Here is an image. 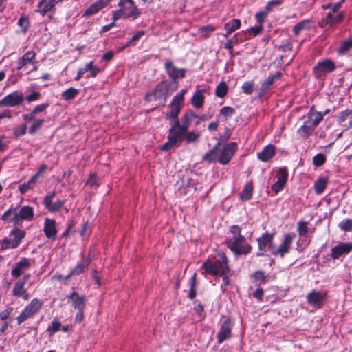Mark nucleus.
<instances>
[{"instance_id":"nucleus-1","label":"nucleus","mask_w":352,"mask_h":352,"mask_svg":"<svg viewBox=\"0 0 352 352\" xmlns=\"http://www.w3.org/2000/svg\"><path fill=\"white\" fill-rule=\"evenodd\" d=\"M232 237L228 238L226 245L235 254H248L250 252L252 247L246 242L244 236L241 235V228L237 226H232L230 228Z\"/></svg>"},{"instance_id":"nucleus-2","label":"nucleus","mask_w":352,"mask_h":352,"mask_svg":"<svg viewBox=\"0 0 352 352\" xmlns=\"http://www.w3.org/2000/svg\"><path fill=\"white\" fill-rule=\"evenodd\" d=\"M217 256L218 258L214 261L210 259L204 261L202 265L204 273L212 276H223L229 272L228 258L225 252L220 251Z\"/></svg>"},{"instance_id":"nucleus-3","label":"nucleus","mask_w":352,"mask_h":352,"mask_svg":"<svg viewBox=\"0 0 352 352\" xmlns=\"http://www.w3.org/2000/svg\"><path fill=\"white\" fill-rule=\"evenodd\" d=\"M119 9L112 13V19L117 21L120 19H138L142 14L133 0H120L118 3Z\"/></svg>"},{"instance_id":"nucleus-4","label":"nucleus","mask_w":352,"mask_h":352,"mask_svg":"<svg viewBox=\"0 0 352 352\" xmlns=\"http://www.w3.org/2000/svg\"><path fill=\"white\" fill-rule=\"evenodd\" d=\"M186 131L180 127V122L173 123L168 131V141L161 147V151H168L179 147L185 138Z\"/></svg>"},{"instance_id":"nucleus-5","label":"nucleus","mask_w":352,"mask_h":352,"mask_svg":"<svg viewBox=\"0 0 352 352\" xmlns=\"http://www.w3.org/2000/svg\"><path fill=\"white\" fill-rule=\"evenodd\" d=\"M168 85L167 81L163 80L158 83L155 89L145 96V100L148 102L162 100L165 102L168 96Z\"/></svg>"},{"instance_id":"nucleus-6","label":"nucleus","mask_w":352,"mask_h":352,"mask_svg":"<svg viewBox=\"0 0 352 352\" xmlns=\"http://www.w3.org/2000/svg\"><path fill=\"white\" fill-rule=\"evenodd\" d=\"M43 305V302L38 298H33L30 302L24 308L22 312L17 316L18 324H21L29 318L36 314Z\"/></svg>"},{"instance_id":"nucleus-7","label":"nucleus","mask_w":352,"mask_h":352,"mask_svg":"<svg viewBox=\"0 0 352 352\" xmlns=\"http://www.w3.org/2000/svg\"><path fill=\"white\" fill-rule=\"evenodd\" d=\"M305 118L303 124L297 131L298 134L303 138H307L314 133L316 126L323 120V114L317 113L314 119Z\"/></svg>"},{"instance_id":"nucleus-8","label":"nucleus","mask_w":352,"mask_h":352,"mask_svg":"<svg viewBox=\"0 0 352 352\" xmlns=\"http://www.w3.org/2000/svg\"><path fill=\"white\" fill-rule=\"evenodd\" d=\"M336 69V66L333 60L324 59L322 61H319L313 67V74L316 78L319 79L333 72Z\"/></svg>"},{"instance_id":"nucleus-9","label":"nucleus","mask_w":352,"mask_h":352,"mask_svg":"<svg viewBox=\"0 0 352 352\" xmlns=\"http://www.w3.org/2000/svg\"><path fill=\"white\" fill-rule=\"evenodd\" d=\"M295 234L292 233L285 234L283 240L278 248H276L274 247L271 248V254L274 256H279L283 258L289 252Z\"/></svg>"},{"instance_id":"nucleus-10","label":"nucleus","mask_w":352,"mask_h":352,"mask_svg":"<svg viewBox=\"0 0 352 352\" xmlns=\"http://www.w3.org/2000/svg\"><path fill=\"white\" fill-rule=\"evenodd\" d=\"M24 99L23 93L21 90L14 91L0 100V107L20 105L23 102Z\"/></svg>"},{"instance_id":"nucleus-11","label":"nucleus","mask_w":352,"mask_h":352,"mask_svg":"<svg viewBox=\"0 0 352 352\" xmlns=\"http://www.w3.org/2000/svg\"><path fill=\"white\" fill-rule=\"evenodd\" d=\"M164 68L169 78L177 86V78H183L186 75V69L184 68H177L173 64V62L167 59L164 63Z\"/></svg>"},{"instance_id":"nucleus-12","label":"nucleus","mask_w":352,"mask_h":352,"mask_svg":"<svg viewBox=\"0 0 352 352\" xmlns=\"http://www.w3.org/2000/svg\"><path fill=\"white\" fill-rule=\"evenodd\" d=\"M237 150V144L230 142L226 144L221 150L218 157V162L223 164H228Z\"/></svg>"},{"instance_id":"nucleus-13","label":"nucleus","mask_w":352,"mask_h":352,"mask_svg":"<svg viewBox=\"0 0 352 352\" xmlns=\"http://www.w3.org/2000/svg\"><path fill=\"white\" fill-rule=\"evenodd\" d=\"M34 218V210L30 206H24L21 208L19 212L15 213L12 219L14 226H18L22 221H32Z\"/></svg>"},{"instance_id":"nucleus-14","label":"nucleus","mask_w":352,"mask_h":352,"mask_svg":"<svg viewBox=\"0 0 352 352\" xmlns=\"http://www.w3.org/2000/svg\"><path fill=\"white\" fill-rule=\"evenodd\" d=\"M281 72H278L275 74H270L265 80L261 83L258 97L261 98L270 89L272 88L275 81L282 77Z\"/></svg>"},{"instance_id":"nucleus-15","label":"nucleus","mask_w":352,"mask_h":352,"mask_svg":"<svg viewBox=\"0 0 352 352\" xmlns=\"http://www.w3.org/2000/svg\"><path fill=\"white\" fill-rule=\"evenodd\" d=\"M56 194L55 191L48 193L43 201V204L45 208H47L50 212H56L58 211L65 204V200H58L52 204V199L56 196Z\"/></svg>"},{"instance_id":"nucleus-16","label":"nucleus","mask_w":352,"mask_h":352,"mask_svg":"<svg viewBox=\"0 0 352 352\" xmlns=\"http://www.w3.org/2000/svg\"><path fill=\"white\" fill-rule=\"evenodd\" d=\"M232 326L230 318H227L223 321L217 334V342L219 344H221L232 336Z\"/></svg>"},{"instance_id":"nucleus-17","label":"nucleus","mask_w":352,"mask_h":352,"mask_svg":"<svg viewBox=\"0 0 352 352\" xmlns=\"http://www.w3.org/2000/svg\"><path fill=\"white\" fill-rule=\"evenodd\" d=\"M274 233L265 232L257 239L258 248L260 251L265 252L267 248L271 252L273 246Z\"/></svg>"},{"instance_id":"nucleus-18","label":"nucleus","mask_w":352,"mask_h":352,"mask_svg":"<svg viewBox=\"0 0 352 352\" xmlns=\"http://www.w3.org/2000/svg\"><path fill=\"white\" fill-rule=\"evenodd\" d=\"M352 250V243H341L331 248V256L336 260L341 256L349 254Z\"/></svg>"},{"instance_id":"nucleus-19","label":"nucleus","mask_w":352,"mask_h":352,"mask_svg":"<svg viewBox=\"0 0 352 352\" xmlns=\"http://www.w3.org/2000/svg\"><path fill=\"white\" fill-rule=\"evenodd\" d=\"M276 177L278 180L272 185V190L273 192L278 193L283 189L287 181L288 174L287 169L285 168H280L277 173Z\"/></svg>"},{"instance_id":"nucleus-20","label":"nucleus","mask_w":352,"mask_h":352,"mask_svg":"<svg viewBox=\"0 0 352 352\" xmlns=\"http://www.w3.org/2000/svg\"><path fill=\"white\" fill-rule=\"evenodd\" d=\"M68 302L71 303L72 307L75 309H85V296H80L77 292L73 291L71 294L67 296Z\"/></svg>"},{"instance_id":"nucleus-21","label":"nucleus","mask_w":352,"mask_h":352,"mask_svg":"<svg viewBox=\"0 0 352 352\" xmlns=\"http://www.w3.org/2000/svg\"><path fill=\"white\" fill-rule=\"evenodd\" d=\"M338 123L343 128L344 131L352 128V110L346 109L341 111L338 119Z\"/></svg>"},{"instance_id":"nucleus-22","label":"nucleus","mask_w":352,"mask_h":352,"mask_svg":"<svg viewBox=\"0 0 352 352\" xmlns=\"http://www.w3.org/2000/svg\"><path fill=\"white\" fill-rule=\"evenodd\" d=\"M31 266V263L29 258H22L16 263L15 267L11 270V275L13 278H19L24 271L29 269Z\"/></svg>"},{"instance_id":"nucleus-23","label":"nucleus","mask_w":352,"mask_h":352,"mask_svg":"<svg viewBox=\"0 0 352 352\" xmlns=\"http://www.w3.org/2000/svg\"><path fill=\"white\" fill-rule=\"evenodd\" d=\"M325 296L324 294L314 289L307 295L306 298L308 303L320 308L323 305Z\"/></svg>"},{"instance_id":"nucleus-24","label":"nucleus","mask_w":352,"mask_h":352,"mask_svg":"<svg viewBox=\"0 0 352 352\" xmlns=\"http://www.w3.org/2000/svg\"><path fill=\"white\" fill-rule=\"evenodd\" d=\"M36 54L33 50L28 51L21 57L18 58L16 69L20 70L28 64L34 65L36 63Z\"/></svg>"},{"instance_id":"nucleus-25","label":"nucleus","mask_w":352,"mask_h":352,"mask_svg":"<svg viewBox=\"0 0 352 352\" xmlns=\"http://www.w3.org/2000/svg\"><path fill=\"white\" fill-rule=\"evenodd\" d=\"M344 17V14L343 12H339L338 13L328 12L322 23L325 26H333L340 23L343 20Z\"/></svg>"},{"instance_id":"nucleus-26","label":"nucleus","mask_w":352,"mask_h":352,"mask_svg":"<svg viewBox=\"0 0 352 352\" xmlns=\"http://www.w3.org/2000/svg\"><path fill=\"white\" fill-rule=\"evenodd\" d=\"M43 232L47 238L56 239L57 234L56 221L54 219L46 218L45 219Z\"/></svg>"},{"instance_id":"nucleus-27","label":"nucleus","mask_w":352,"mask_h":352,"mask_svg":"<svg viewBox=\"0 0 352 352\" xmlns=\"http://www.w3.org/2000/svg\"><path fill=\"white\" fill-rule=\"evenodd\" d=\"M12 292L14 296L22 298L24 300L30 298V294L25 289V284L18 280L14 283Z\"/></svg>"},{"instance_id":"nucleus-28","label":"nucleus","mask_w":352,"mask_h":352,"mask_svg":"<svg viewBox=\"0 0 352 352\" xmlns=\"http://www.w3.org/2000/svg\"><path fill=\"white\" fill-rule=\"evenodd\" d=\"M223 140V136H221L217 143L214 147L208 151L204 156L203 160L208 162L210 163L214 162L217 160L218 154L217 152L219 150V147L221 144V142Z\"/></svg>"},{"instance_id":"nucleus-29","label":"nucleus","mask_w":352,"mask_h":352,"mask_svg":"<svg viewBox=\"0 0 352 352\" xmlns=\"http://www.w3.org/2000/svg\"><path fill=\"white\" fill-rule=\"evenodd\" d=\"M275 155V146L267 145L261 152L257 153V157L262 162H267Z\"/></svg>"},{"instance_id":"nucleus-30","label":"nucleus","mask_w":352,"mask_h":352,"mask_svg":"<svg viewBox=\"0 0 352 352\" xmlns=\"http://www.w3.org/2000/svg\"><path fill=\"white\" fill-rule=\"evenodd\" d=\"M204 92H206V90L199 89L193 94L191 98V103L194 107L198 109L204 105L205 101Z\"/></svg>"},{"instance_id":"nucleus-31","label":"nucleus","mask_w":352,"mask_h":352,"mask_svg":"<svg viewBox=\"0 0 352 352\" xmlns=\"http://www.w3.org/2000/svg\"><path fill=\"white\" fill-rule=\"evenodd\" d=\"M241 27V21L238 19H233L224 25V29L226 30V33L224 34L225 37H228L229 35L239 29Z\"/></svg>"},{"instance_id":"nucleus-32","label":"nucleus","mask_w":352,"mask_h":352,"mask_svg":"<svg viewBox=\"0 0 352 352\" xmlns=\"http://www.w3.org/2000/svg\"><path fill=\"white\" fill-rule=\"evenodd\" d=\"M91 261V258L89 256L84 258L83 261L78 263L72 270L71 274L79 275L84 272L85 270L87 269Z\"/></svg>"},{"instance_id":"nucleus-33","label":"nucleus","mask_w":352,"mask_h":352,"mask_svg":"<svg viewBox=\"0 0 352 352\" xmlns=\"http://www.w3.org/2000/svg\"><path fill=\"white\" fill-rule=\"evenodd\" d=\"M52 1V0H41L38 3L36 12H39L41 15L45 16L54 7Z\"/></svg>"},{"instance_id":"nucleus-34","label":"nucleus","mask_w":352,"mask_h":352,"mask_svg":"<svg viewBox=\"0 0 352 352\" xmlns=\"http://www.w3.org/2000/svg\"><path fill=\"white\" fill-rule=\"evenodd\" d=\"M10 236H13L14 237L12 239V245H14L15 248H17L21 240L25 237V232L16 228L11 231Z\"/></svg>"},{"instance_id":"nucleus-35","label":"nucleus","mask_w":352,"mask_h":352,"mask_svg":"<svg viewBox=\"0 0 352 352\" xmlns=\"http://www.w3.org/2000/svg\"><path fill=\"white\" fill-rule=\"evenodd\" d=\"M328 184V179L325 177H320L314 183V190L315 192L317 195L322 194L325 188H327Z\"/></svg>"},{"instance_id":"nucleus-36","label":"nucleus","mask_w":352,"mask_h":352,"mask_svg":"<svg viewBox=\"0 0 352 352\" xmlns=\"http://www.w3.org/2000/svg\"><path fill=\"white\" fill-rule=\"evenodd\" d=\"M36 182L37 179H36V177L32 176L28 182H24L19 186V191L21 195L25 194L29 190L33 188V186Z\"/></svg>"},{"instance_id":"nucleus-37","label":"nucleus","mask_w":352,"mask_h":352,"mask_svg":"<svg viewBox=\"0 0 352 352\" xmlns=\"http://www.w3.org/2000/svg\"><path fill=\"white\" fill-rule=\"evenodd\" d=\"M351 49H352V38L343 41L338 49L337 52L340 55H343Z\"/></svg>"},{"instance_id":"nucleus-38","label":"nucleus","mask_w":352,"mask_h":352,"mask_svg":"<svg viewBox=\"0 0 352 352\" xmlns=\"http://www.w3.org/2000/svg\"><path fill=\"white\" fill-rule=\"evenodd\" d=\"M79 93L78 89L70 87L61 94V97L65 100H73Z\"/></svg>"},{"instance_id":"nucleus-39","label":"nucleus","mask_w":352,"mask_h":352,"mask_svg":"<svg viewBox=\"0 0 352 352\" xmlns=\"http://www.w3.org/2000/svg\"><path fill=\"white\" fill-rule=\"evenodd\" d=\"M253 186L252 183H247L241 193L242 200H250L252 197Z\"/></svg>"},{"instance_id":"nucleus-40","label":"nucleus","mask_w":352,"mask_h":352,"mask_svg":"<svg viewBox=\"0 0 352 352\" xmlns=\"http://www.w3.org/2000/svg\"><path fill=\"white\" fill-rule=\"evenodd\" d=\"M170 111L166 115L165 118L166 120L171 119L173 123H176L177 121L179 122L178 116L181 109L174 106H170Z\"/></svg>"},{"instance_id":"nucleus-41","label":"nucleus","mask_w":352,"mask_h":352,"mask_svg":"<svg viewBox=\"0 0 352 352\" xmlns=\"http://www.w3.org/2000/svg\"><path fill=\"white\" fill-rule=\"evenodd\" d=\"M197 275L194 274L190 280V289L188 293V298L191 300L194 299L197 295V282H196Z\"/></svg>"},{"instance_id":"nucleus-42","label":"nucleus","mask_w":352,"mask_h":352,"mask_svg":"<svg viewBox=\"0 0 352 352\" xmlns=\"http://www.w3.org/2000/svg\"><path fill=\"white\" fill-rule=\"evenodd\" d=\"M228 87L224 81H221L216 87L215 94L219 98H223L228 93Z\"/></svg>"},{"instance_id":"nucleus-43","label":"nucleus","mask_w":352,"mask_h":352,"mask_svg":"<svg viewBox=\"0 0 352 352\" xmlns=\"http://www.w3.org/2000/svg\"><path fill=\"white\" fill-rule=\"evenodd\" d=\"M17 25L21 28V32L25 33L30 26L28 16H21L18 20Z\"/></svg>"},{"instance_id":"nucleus-44","label":"nucleus","mask_w":352,"mask_h":352,"mask_svg":"<svg viewBox=\"0 0 352 352\" xmlns=\"http://www.w3.org/2000/svg\"><path fill=\"white\" fill-rule=\"evenodd\" d=\"M308 222L305 221H300L297 224V231L300 236L306 237L309 232V228L307 227Z\"/></svg>"},{"instance_id":"nucleus-45","label":"nucleus","mask_w":352,"mask_h":352,"mask_svg":"<svg viewBox=\"0 0 352 352\" xmlns=\"http://www.w3.org/2000/svg\"><path fill=\"white\" fill-rule=\"evenodd\" d=\"M100 10V8L98 7L96 2L91 3L83 12L82 16H89L93 14L98 13Z\"/></svg>"},{"instance_id":"nucleus-46","label":"nucleus","mask_w":352,"mask_h":352,"mask_svg":"<svg viewBox=\"0 0 352 352\" xmlns=\"http://www.w3.org/2000/svg\"><path fill=\"white\" fill-rule=\"evenodd\" d=\"M44 122V119H34L33 124L29 129V133L30 135L35 134L41 128Z\"/></svg>"},{"instance_id":"nucleus-47","label":"nucleus","mask_w":352,"mask_h":352,"mask_svg":"<svg viewBox=\"0 0 352 352\" xmlns=\"http://www.w3.org/2000/svg\"><path fill=\"white\" fill-rule=\"evenodd\" d=\"M338 227L340 229L344 232H351L352 231V219H346L342 220L340 222Z\"/></svg>"},{"instance_id":"nucleus-48","label":"nucleus","mask_w":352,"mask_h":352,"mask_svg":"<svg viewBox=\"0 0 352 352\" xmlns=\"http://www.w3.org/2000/svg\"><path fill=\"white\" fill-rule=\"evenodd\" d=\"M215 30V28L212 25L202 26L199 28V33L202 37H208L210 34Z\"/></svg>"},{"instance_id":"nucleus-49","label":"nucleus","mask_w":352,"mask_h":352,"mask_svg":"<svg viewBox=\"0 0 352 352\" xmlns=\"http://www.w3.org/2000/svg\"><path fill=\"white\" fill-rule=\"evenodd\" d=\"M61 327V324L60 321L57 319H54L52 322L51 324L48 326L47 331L49 332L50 335H53L56 331L60 330Z\"/></svg>"},{"instance_id":"nucleus-50","label":"nucleus","mask_w":352,"mask_h":352,"mask_svg":"<svg viewBox=\"0 0 352 352\" xmlns=\"http://www.w3.org/2000/svg\"><path fill=\"white\" fill-rule=\"evenodd\" d=\"M326 156L322 153H318L313 157V164L315 166L319 167L326 162Z\"/></svg>"},{"instance_id":"nucleus-51","label":"nucleus","mask_w":352,"mask_h":352,"mask_svg":"<svg viewBox=\"0 0 352 352\" xmlns=\"http://www.w3.org/2000/svg\"><path fill=\"white\" fill-rule=\"evenodd\" d=\"M241 41H240L237 34H235L234 36L227 41L224 45V47L227 50H232L234 45H237Z\"/></svg>"},{"instance_id":"nucleus-52","label":"nucleus","mask_w":352,"mask_h":352,"mask_svg":"<svg viewBox=\"0 0 352 352\" xmlns=\"http://www.w3.org/2000/svg\"><path fill=\"white\" fill-rule=\"evenodd\" d=\"M254 82L253 81H246L243 82L241 89L245 94L250 95L254 91Z\"/></svg>"},{"instance_id":"nucleus-53","label":"nucleus","mask_w":352,"mask_h":352,"mask_svg":"<svg viewBox=\"0 0 352 352\" xmlns=\"http://www.w3.org/2000/svg\"><path fill=\"white\" fill-rule=\"evenodd\" d=\"M200 134L199 132L190 131L186 133L184 139L186 140L188 143L197 142L199 138Z\"/></svg>"},{"instance_id":"nucleus-54","label":"nucleus","mask_w":352,"mask_h":352,"mask_svg":"<svg viewBox=\"0 0 352 352\" xmlns=\"http://www.w3.org/2000/svg\"><path fill=\"white\" fill-rule=\"evenodd\" d=\"M184 101V97L181 96L178 94H176L172 99V101L170 102V106L177 107H179L180 109H182Z\"/></svg>"},{"instance_id":"nucleus-55","label":"nucleus","mask_w":352,"mask_h":352,"mask_svg":"<svg viewBox=\"0 0 352 352\" xmlns=\"http://www.w3.org/2000/svg\"><path fill=\"white\" fill-rule=\"evenodd\" d=\"M308 24V21H302L298 23L294 28L293 32L296 36H298L299 33L304 29L307 28V25Z\"/></svg>"},{"instance_id":"nucleus-56","label":"nucleus","mask_w":352,"mask_h":352,"mask_svg":"<svg viewBox=\"0 0 352 352\" xmlns=\"http://www.w3.org/2000/svg\"><path fill=\"white\" fill-rule=\"evenodd\" d=\"M190 122V116H187V114L186 113L182 118V123H180V127L187 132Z\"/></svg>"},{"instance_id":"nucleus-57","label":"nucleus","mask_w":352,"mask_h":352,"mask_svg":"<svg viewBox=\"0 0 352 352\" xmlns=\"http://www.w3.org/2000/svg\"><path fill=\"white\" fill-rule=\"evenodd\" d=\"M278 49L284 52L290 51L292 49V43L289 39L283 40Z\"/></svg>"},{"instance_id":"nucleus-58","label":"nucleus","mask_w":352,"mask_h":352,"mask_svg":"<svg viewBox=\"0 0 352 352\" xmlns=\"http://www.w3.org/2000/svg\"><path fill=\"white\" fill-rule=\"evenodd\" d=\"M269 12H267V10H265V11L259 12L256 14L255 19L259 25L263 24Z\"/></svg>"},{"instance_id":"nucleus-59","label":"nucleus","mask_w":352,"mask_h":352,"mask_svg":"<svg viewBox=\"0 0 352 352\" xmlns=\"http://www.w3.org/2000/svg\"><path fill=\"white\" fill-rule=\"evenodd\" d=\"M282 3L283 0H271L267 2L265 10L270 12L274 7H278Z\"/></svg>"},{"instance_id":"nucleus-60","label":"nucleus","mask_w":352,"mask_h":352,"mask_svg":"<svg viewBox=\"0 0 352 352\" xmlns=\"http://www.w3.org/2000/svg\"><path fill=\"white\" fill-rule=\"evenodd\" d=\"M234 112L235 110L234 108L228 106L223 107L220 110V113L225 117H230L232 116L234 113Z\"/></svg>"},{"instance_id":"nucleus-61","label":"nucleus","mask_w":352,"mask_h":352,"mask_svg":"<svg viewBox=\"0 0 352 352\" xmlns=\"http://www.w3.org/2000/svg\"><path fill=\"white\" fill-rule=\"evenodd\" d=\"M49 106V103L40 104L34 107V108L32 110V112L36 116L39 113L45 111Z\"/></svg>"},{"instance_id":"nucleus-62","label":"nucleus","mask_w":352,"mask_h":352,"mask_svg":"<svg viewBox=\"0 0 352 352\" xmlns=\"http://www.w3.org/2000/svg\"><path fill=\"white\" fill-rule=\"evenodd\" d=\"M41 98V93L38 91H34L30 94H28L25 99L28 102H31L34 101H36Z\"/></svg>"},{"instance_id":"nucleus-63","label":"nucleus","mask_w":352,"mask_h":352,"mask_svg":"<svg viewBox=\"0 0 352 352\" xmlns=\"http://www.w3.org/2000/svg\"><path fill=\"white\" fill-rule=\"evenodd\" d=\"M89 63H91L90 69H89L90 76L95 78L100 72V69L98 66L94 65L93 61H90Z\"/></svg>"},{"instance_id":"nucleus-64","label":"nucleus","mask_w":352,"mask_h":352,"mask_svg":"<svg viewBox=\"0 0 352 352\" xmlns=\"http://www.w3.org/2000/svg\"><path fill=\"white\" fill-rule=\"evenodd\" d=\"M263 30V25H258L254 27H251L248 30V32L251 34H252L254 36L259 34Z\"/></svg>"}]
</instances>
